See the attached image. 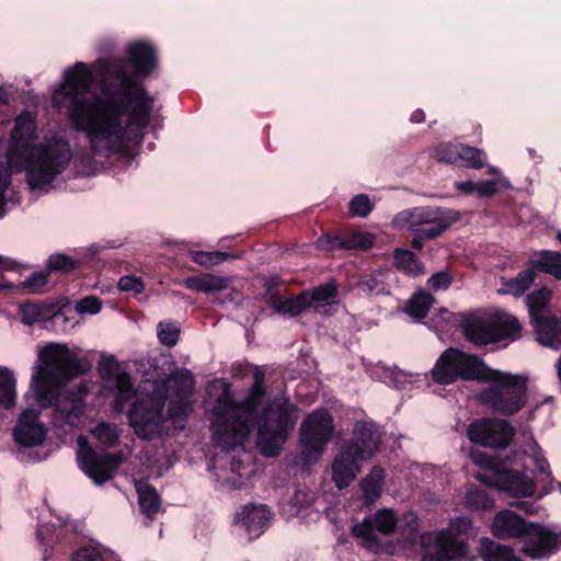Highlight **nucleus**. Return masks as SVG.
Here are the masks:
<instances>
[{
	"mask_svg": "<svg viewBox=\"0 0 561 561\" xmlns=\"http://www.w3.org/2000/svg\"><path fill=\"white\" fill-rule=\"evenodd\" d=\"M101 75L102 98L90 101L87 95L94 75L87 64L77 61L64 71L65 82L51 101L68 110L72 128L85 135L95 156L126 154L131 141L128 128L135 126L141 133L148 127L156 99L129 75L123 60L104 61Z\"/></svg>",
	"mask_w": 561,
	"mask_h": 561,
	"instance_id": "1",
	"label": "nucleus"
},
{
	"mask_svg": "<svg viewBox=\"0 0 561 561\" xmlns=\"http://www.w3.org/2000/svg\"><path fill=\"white\" fill-rule=\"evenodd\" d=\"M206 411L210 421L213 444L225 450L237 451L231 460V474L227 485L241 488L254 472L253 456L242 446L253 428L257 430V447L266 457L276 456L294 430L298 407L285 394L273 399L263 389V375L255 373V380L248 398L237 403L231 386L216 380L208 387Z\"/></svg>",
	"mask_w": 561,
	"mask_h": 561,
	"instance_id": "2",
	"label": "nucleus"
},
{
	"mask_svg": "<svg viewBox=\"0 0 561 561\" xmlns=\"http://www.w3.org/2000/svg\"><path fill=\"white\" fill-rule=\"evenodd\" d=\"M88 359L80 357L77 348L49 344L38 353L33 367L31 386L25 394L30 405L14 427L13 436L18 444L32 447L41 445L47 436V427L39 420L41 410L53 408L51 424L59 436L77 430L82 421L87 394L92 381L83 380L71 390H62V383L70 377L90 370Z\"/></svg>",
	"mask_w": 561,
	"mask_h": 561,
	"instance_id": "3",
	"label": "nucleus"
},
{
	"mask_svg": "<svg viewBox=\"0 0 561 561\" xmlns=\"http://www.w3.org/2000/svg\"><path fill=\"white\" fill-rule=\"evenodd\" d=\"M36 129L34 114L23 111L15 118L9 150L10 161H15L25 170L27 183L33 190L50 184L72 159L70 145L62 137L53 136L34 145Z\"/></svg>",
	"mask_w": 561,
	"mask_h": 561,
	"instance_id": "4",
	"label": "nucleus"
},
{
	"mask_svg": "<svg viewBox=\"0 0 561 561\" xmlns=\"http://www.w3.org/2000/svg\"><path fill=\"white\" fill-rule=\"evenodd\" d=\"M195 380L187 369L173 373L165 380L170 396L168 415L164 416V400L153 396L137 398L128 411V422L134 433L141 439L162 437L171 427H184L187 416L193 410V391Z\"/></svg>",
	"mask_w": 561,
	"mask_h": 561,
	"instance_id": "5",
	"label": "nucleus"
},
{
	"mask_svg": "<svg viewBox=\"0 0 561 561\" xmlns=\"http://www.w3.org/2000/svg\"><path fill=\"white\" fill-rule=\"evenodd\" d=\"M523 457L515 458L513 461L496 462L492 459L480 457L476 454L471 455L472 460L482 471L477 473L476 478L482 483L496 488L515 497H528L536 493V483L533 478L528 477L525 470L534 467V470L542 474L543 494L553 490V479L548 470L549 465L542 455L541 448L533 439L527 438L522 450Z\"/></svg>",
	"mask_w": 561,
	"mask_h": 561,
	"instance_id": "6",
	"label": "nucleus"
},
{
	"mask_svg": "<svg viewBox=\"0 0 561 561\" xmlns=\"http://www.w3.org/2000/svg\"><path fill=\"white\" fill-rule=\"evenodd\" d=\"M379 443L380 433L375 423L356 424L351 443L342 448L332 462V479L340 490L355 480L359 472V462L374 457Z\"/></svg>",
	"mask_w": 561,
	"mask_h": 561,
	"instance_id": "7",
	"label": "nucleus"
},
{
	"mask_svg": "<svg viewBox=\"0 0 561 561\" xmlns=\"http://www.w3.org/2000/svg\"><path fill=\"white\" fill-rule=\"evenodd\" d=\"M489 386L479 393L480 402L502 415H513L527 402V378L492 369L484 379Z\"/></svg>",
	"mask_w": 561,
	"mask_h": 561,
	"instance_id": "8",
	"label": "nucleus"
},
{
	"mask_svg": "<svg viewBox=\"0 0 561 561\" xmlns=\"http://www.w3.org/2000/svg\"><path fill=\"white\" fill-rule=\"evenodd\" d=\"M471 528V519L461 516L450 520L444 529L423 533L420 537L421 561H463L468 545L459 536Z\"/></svg>",
	"mask_w": 561,
	"mask_h": 561,
	"instance_id": "9",
	"label": "nucleus"
},
{
	"mask_svg": "<svg viewBox=\"0 0 561 561\" xmlns=\"http://www.w3.org/2000/svg\"><path fill=\"white\" fill-rule=\"evenodd\" d=\"M99 251L100 247L92 244L85 253L78 252L75 255L61 252L53 253L48 256L44 268L34 271L28 275H24V272L28 271L30 266L0 255V273L4 271L16 272L20 276L25 277L24 280H47L50 275L68 276L73 272H81L92 264Z\"/></svg>",
	"mask_w": 561,
	"mask_h": 561,
	"instance_id": "10",
	"label": "nucleus"
},
{
	"mask_svg": "<svg viewBox=\"0 0 561 561\" xmlns=\"http://www.w3.org/2000/svg\"><path fill=\"white\" fill-rule=\"evenodd\" d=\"M491 370L476 355L450 347L438 357L431 373L434 381L449 385L459 378L484 381Z\"/></svg>",
	"mask_w": 561,
	"mask_h": 561,
	"instance_id": "11",
	"label": "nucleus"
},
{
	"mask_svg": "<svg viewBox=\"0 0 561 561\" xmlns=\"http://www.w3.org/2000/svg\"><path fill=\"white\" fill-rule=\"evenodd\" d=\"M551 296V290L542 286L526 296V305L538 342L558 350L561 347V317L549 316Z\"/></svg>",
	"mask_w": 561,
	"mask_h": 561,
	"instance_id": "12",
	"label": "nucleus"
},
{
	"mask_svg": "<svg viewBox=\"0 0 561 561\" xmlns=\"http://www.w3.org/2000/svg\"><path fill=\"white\" fill-rule=\"evenodd\" d=\"M333 432V417L327 409H318L307 415L299 431L300 453L305 463L311 465L320 458Z\"/></svg>",
	"mask_w": 561,
	"mask_h": 561,
	"instance_id": "13",
	"label": "nucleus"
},
{
	"mask_svg": "<svg viewBox=\"0 0 561 561\" xmlns=\"http://www.w3.org/2000/svg\"><path fill=\"white\" fill-rule=\"evenodd\" d=\"M337 289L334 283H324L311 291H302L274 304V309L285 316L295 317L312 308L320 313H329L337 305Z\"/></svg>",
	"mask_w": 561,
	"mask_h": 561,
	"instance_id": "14",
	"label": "nucleus"
},
{
	"mask_svg": "<svg viewBox=\"0 0 561 561\" xmlns=\"http://www.w3.org/2000/svg\"><path fill=\"white\" fill-rule=\"evenodd\" d=\"M77 460L80 469L95 483L103 484L111 480L123 462L122 454H96L89 445L87 437L77 439Z\"/></svg>",
	"mask_w": 561,
	"mask_h": 561,
	"instance_id": "15",
	"label": "nucleus"
},
{
	"mask_svg": "<svg viewBox=\"0 0 561 561\" xmlns=\"http://www.w3.org/2000/svg\"><path fill=\"white\" fill-rule=\"evenodd\" d=\"M99 374L103 387L114 398L116 412H122L125 404L136 396L130 376L113 356H103L99 363Z\"/></svg>",
	"mask_w": 561,
	"mask_h": 561,
	"instance_id": "16",
	"label": "nucleus"
},
{
	"mask_svg": "<svg viewBox=\"0 0 561 561\" xmlns=\"http://www.w3.org/2000/svg\"><path fill=\"white\" fill-rule=\"evenodd\" d=\"M398 517L391 508H381L352 527V534L367 549L378 552L381 548L377 533L388 536L398 525Z\"/></svg>",
	"mask_w": 561,
	"mask_h": 561,
	"instance_id": "17",
	"label": "nucleus"
},
{
	"mask_svg": "<svg viewBox=\"0 0 561 561\" xmlns=\"http://www.w3.org/2000/svg\"><path fill=\"white\" fill-rule=\"evenodd\" d=\"M467 435L474 444L491 448H505L512 442L515 428L505 420L480 419L468 426Z\"/></svg>",
	"mask_w": 561,
	"mask_h": 561,
	"instance_id": "18",
	"label": "nucleus"
},
{
	"mask_svg": "<svg viewBox=\"0 0 561 561\" xmlns=\"http://www.w3.org/2000/svg\"><path fill=\"white\" fill-rule=\"evenodd\" d=\"M561 548V531L557 533L546 525L530 523L523 537L522 552L534 559H549Z\"/></svg>",
	"mask_w": 561,
	"mask_h": 561,
	"instance_id": "19",
	"label": "nucleus"
},
{
	"mask_svg": "<svg viewBox=\"0 0 561 561\" xmlns=\"http://www.w3.org/2000/svg\"><path fill=\"white\" fill-rule=\"evenodd\" d=\"M69 310L67 301L62 304L30 302L21 307V319L27 325L50 320L56 328L66 331L75 325L68 321L67 312Z\"/></svg>",
	"mask_w": 561,
	"mask_h": 561,
	"instance_id": "20",
	"label": "nucleus"
},
{
	"mask_svg": "<svg viewBox=\"0 0 561 561\" xmlns=\"http://www.w3.org/2000/svg\"><path fill=\"white\" fill-rule=\"evenodd\" d=\"M438 162L480 170L484 165V151L462 144L442 142L434 149Z\"/></svg>",
	"mask_w": 561,
	"mask_h": 561,
	"instance_id": "21",
	"label": "nucleus"
},
{
	"mask_svg": "<svg viewBox=\"0 0 561 561\" xmlns=\"http://www.w3.org/2000/svg\"><path fill=\"white\" fill-rule=\"evenodd\" d=\"M530 268L522 271L510 280H535V271L549 274L561 280V251L540 250L529 259Z\"/></svg>",
	"mask_w": 561,
	"mask_h": 561,
	"instance_id": "22",
	"label": "nucleus"
},
{
	"mask_svg": "<svg viewBox=\"0 0 561 561\" xmlns=\"http://www.w3.org/2000/svg\"><path fill=\"white\" fill-rule=\"evenodd\" d=\"M127 61L135 69L133 77L144 84L141 79L150 76L158 66V54L151 44L139 41L128 45Z\"/></svg>",
	"mask_w": 561,
	"mask_h": 561,
	"instance_id": "23",
	"label": "nucleus"
},
{
	"mask_svg": "<svg viewBox=\"0 0 561 561\" xmlns=\"http://www.w3.org/2000/svg\"><path fill=\"white\" fill-rule=\"evenodd\" d=\"M529 522L511 510H502L493 517L490 525L492 535L502 540L523 538Z\"/></svg>",
	"mask_w": 561,
	"mask_h": 561,
	"instance_id": "24",
	"label": "nucleus"
},
{
	"mask_svg": "<svg viewBox=\"0 0 561 561\" xmlns=\"http://www.w3.org/2000/svg\"><path fill=\"white\" fill-rule=\"evenodd\" d=\"M234 519L252 539L259 537L271 524L272 512L265 504L245 505Z\"/></svg>",
	"mask_w": 561,
	"mask_h": 561,
	"instance_id": "25",
	"label": "nucleus"
},
{
	"mask_svg": "<svg viewBox=\"0 0 561 561\" xmlns=\"http://www.w3.org/2000/svg\"><path fill=\"white\" fill-rule=\"evenodd\" d=\"M491 312L481 316H462L460 329L468 341L476 345L493 344Z\"/></svg>",
	"mask_w": 561,
	"mask_h": 561,
	"instance_id": "26",
	"label": "nucleus"
},
{
	"mask_svg": "<svg viewBox=\"0 0 561 561\" xmlns=\"http://www.w3.org/2000/svg\"><path fill=\"white\" fill-rule=\"evenodd\" d=\"M493 343L513 342L522 337L523 325L518 319L503 310L491 312Z\"/></svg>",
	"mask_w": 561,
	"mask_h": 561,
	"instance_id": "27",
	"label": "nucleus"
},
{
	"mask_svg": "<svg viewBox=\"0 0 561 561\" xmlns=\"http://www.w3.org/2000/svg\"><path fill=\"white\" fill-rule=\"evenodd\" d=\"M457 215H460L459 211L445 207H417L410 214V224L411 228H419L440 220L451 219L453 216Z\"/></svg>",
	"mask_w": 561,
	"mask_h": 561,
	"instance_id": "28",
	"label": "nucleus"
},
{
	"mask_svg": "<svg viewBox=\"0 0 561 561\" xmlns=\"http://www.w3.org/2000/svg\"><path fill=\"white\" fill-rule=\"evenodd\" d=\"M478 552L483 561H523L513 548L495 542L488 537L480 539Z\"/></svg>",
	"mask_w": 561,
	"mask_h": 561,
	"instance_id": "29",
	"label": "nucleus"
},
{
	"mask_svg": "<svg viewBox=\"0 0 561 561\" xmlns=\"http://www.w3.org/2000/svg\"><path fill=\"white\" fill-rule=\"evenodd\" d=\"M136 491L141 513L152 518L160 510V499L157 491L146 481H137Z\"/></svg>",
	"mask_w": 561,
	"mask_h": 561,
	"instance_id": "30",
	"label": "nucleus"
},
{
	"mask_svg": "<svg viewBox=\"0 0 561 561\" xmlns=\"http://www.w3.org/2000/svg\"><path fill=\"white\" fill-rule=\"evenodd\" d=\"M16 401V379L12 370L0 366V407L13 408Z\"/></svg>",
	"mask_w": 561,
	"mask_h": 561,
	"instance_id": "31",
	"label": "nucleus"
},
{
	"mask_svg": "<svg viewBox=\"0 0 561 561\" xmlns=\"http://www.w3.org/2000/svg\"><path fill=\"white\" fill-rule=\"evenodd\" d=\"M241 256L240 252H224V251H191V260L208 270L213 266L219 265L228 260H236Z\"/></svg>",
	"mask_w": 561,
	"mask_h": 561,
	"instance_id": "32",
	"label": "nucleus"
},
{
	"mask_svg": "<svg viewBox=\"0 0 561 561\" xmlns=\"http://www.w3.org/2000/svg\"><path fill=\"white\" fill-rule=\"evenodd\" d=\"M385 480V472L381 468L375 467L370 470L365 479L360 482V489L364 499L368 503H374L378 500L381 493Z\"/></svg>",
	"mask_w": 561,
	"mask_h": 561,
	"instance_id": "33",
	"label": "nucleus"
},
{
	"mask_svg": "<svg viewBox=\"0 0 561 561\" xmlns=\"http://www.w3.org/2000/svg\"><path fill=\"white\" fill-rule=\"evenodd\" d=\"M393 264L408 276L417 277L423 273V264L410 250L396 249L393 253Z\"/></svg>",
	"mask_w": 561,
	"mask_h": 561,
	"instance_id": "34",
	"label": "nucleus"
},
{
	"mask_svg": "<svg viewBox=\"0 0 561 561\" xmlns=\"http://www.w3.org/2000/svg\"><path fill=\"white\" fill-rule=\"evenodd\" d=\"M460 320L461 319H459L458 316L450 312L448 309L442 308L432 316L431 323L438 337L443 340L444 335L453 328L457 324L460 325Z\"/></svg>",
	"mask_w": 561,
	"mask_h": 561,
	"instance_id": "35",
	"label": "nucleus"
},
{
	"mask_svg": "<svg viewBox=\"0 0 561 561\" xmlns=\"http://www.w3.org/2000/svg\"><path fill=\"white\" fill-rule=\"evenodd\" d=\"M433 301L434 299L430 294L425 291H416L408 300L405 311L413 319L421 320L426 316Z\"/></svg>",
	"mask_w": 561,
	"mask_h": 561,
	"instance_id": "36",
	"label": "nucleus"
},
{
	"mask_svg": "<svg viewBox=\"0 0 561 561\" xmlns=\"http://www.w3.org/2000/svg\"><path fill=\"white\" fill-rule=\"evenodd\" d=\"M344 250H369L374 247L375 238L369 232L351 231L342 236Z\"/></svg>",
	"mask_w": 561,
	"mask_h": 561,
	"instance_id": "37",
	"label": "nucleus"
},
{
	"mask_svg": "<svg viewBox=\"0 0 561 561\" xmlns=\"http://www.w3.org/2000/svg\"><path fill=\"white\" fill-rule=\"evenodd\" d=\"M465 503L471 510L485 511L493 507L494 500L484 490L472 486L467 491Z\"/></svg>",
	"mask_w": 561,
	"mask_h": 561,
	"instance_id": "38",
	"label": "nucleus"
},
{
	"mask_svg": "<svg viewBox=\"0 0 561 561\" xmlns=\"http://www.w3.org/2000/svg\"><path fill=\"white\" fill-rule=\"evenodd\" d=\"M91 433L100 444L108 447L114 446L119 437L116 426L106 422L98 424Z\"/></svg>",
	"mask_w": 561,
	"mask_h": 561,
	"instance_id": "39",
	"label": "nucleus"
},
{
	"mask_svg": "<svg viewBox=\"0 0 561 561\" xmlns=\"http://www.w3.org/2000/svg\"><path fill=\"white\" fill-rule=\"evenodd\" d=\"M460 219V215L453 216L451 219L440 220L432 224L430 227H419L417 231L423 236L425 240H434L447 231L453 224Z\"/></svg>",
	"mask_w": 561,
	"mask_h": 561,
	"instance_id": "40",
	"label": "nucleus"
},
{
	"mask_svg": "<svg viewBox=\"0 0 561 561\" xmlns=\"http://www.w3.org/2000/svg\"><path fill=\"white\" fill-rule=\"evenodd\" d=\"M159 341L165 346H174L180 336V328L172 322H160L157 328Z\"/></svg>",
	"mask_w": 561,
	"mask_h": 561,
	"instance_id": "41",
	"label": "nucleus"
},
{
	"mask_svg": "<svg viewBox=\"0 0 561 561\" xmlns=\"http://www.w3.org/2000/svg\"><path fill=\"white\" fill-rule=\"evenodd\" d=\"M373 208L374 206L369 197L365 194L355 195L348 204L350 214L362 218L367 217Z\"/></svg>",
	"mask_w": 561,
	"mask_h": 561,
	"instance_id": "42",
	"label": "nucleus"
},
{
	"mask_svg": "<svg viewBox=\"0 0 561 561\" xmlns=\"http://www.w3.org/2000/svg\"><path fill=\"white\" fill-rule=\"evenodd\" d=\"M100 289L102 293L115 290L119 294H127V297L138 298L144 293L145 286L144 283H116L115 285L102 286Z\"/></svg>",
	"mask_w": 561,
	"mask_h": 561,
	"instance_id": "43",
	"label": "nucleus"
},
{
	"mask_svg": "<svg viewBox=\"0 0 561 561\" xmlns=\"http://www.w3.org/2000/svg\"><path fill=\"white\" fill-rule=\"evenodd\" d=\"M102 309V302L95 296H87L79 301H77L75 306V310L79 314H96Z\"/></svg>",
	"mask_w": 561,
	"mask_h": 561,
	"instance_id": "44",
	"label": "nucleus"
},
{
	"mask_svg": "<svg viewBox=\"0 0 561 561\" xmlns=\"http://www.w3.org/2000/svg\"><path fill=\"white\" fill-rule=\"evenodd\" d=\"M317 248L323 251L344 250L341 234H322L317 239Z\"/></svg>",
	"mask_w": 561,
	"mask_h": 561,
	"instance_id": "45",
	"label": "nucleus"
},
{
	"mask_svg": "<svg viewBox=\"0 0 561 561\" xmlns=\"http://www.w3.org/2000/svg\"><path fill=\"white\" fill-rule=\"evenodd\" d=\"M72 561H104V557L98 547L85 546L72 554Z\"/></svg>",
	"mask_w": 561,
	"mask_h": 561,
	"instance_id": "46",
	"label": "nucleus"
},
{
	"mask_svg": "<svg viewBox=\"0 0 561 561\" xmlns=\"http://www.w3.org/2000/svg\"><path fill=\"white\" fill-rule=\"evenodd\" d=\"M529 290L528 283H503L500 288L496 289L499 295H512L515 298H519Z\"/></svg>",
	"mask_w": 561,
	"mask_h": 561,
	"instance_id": "47",
	"label": "nucleus"
},
{
	"mask_svg": "<svg viewBox=\"0 0 561 561\" xmlns=\"http://www.w3.org/2000/svg\"><path fill=\"white\" fill-rule=\"evenodd\" d=\"M401 528L404 535H413L419 528V517L413 512H407L401 519Z\"/></svg>",
	"mask_w": 561,
	"mask_h": 561,
	"instance_id": "48",
	"label": "nucleus"
},
{
	"mask_svg": "<svg viewBox=\"0 0 561 561\" xmlns=\"http://www.w3.org/2000/svg\"><path fill=\"white\" fill-rule=\"evenodd\" d=\"M186 287L201 293L220 291L225 283H185Z\"/></svg>",
	"mask_w": 561,
	"mask_h": 561,
	"instance_id": "49",
	"label": "nucleus"
},
{
	"mask_svg": "<svg viewBox=\"0 0 561 561\" xmlns=\"http://www.w3.org/2000/svg\"><path fill=\"white\" fill-rule=\"evenodd\" d=\"M496 191V183L493 180H484L477 183V193L480 197H491Z\"/></svg>",
	"mask_w": 561,
	"mask_h": 561,
	"instance_id": "50",
	"label": "nucleus"
},
{
	"mask_svg": "<svg viewBox=\"0 0 561 561\" xmlns=\"http://www.w3.org/2000/svg\"><path fill=\"white\" fill-rule=\"evenodd\" d=\"M455 186L459 192L467 194V195L477 193V183L471 180L463 181V182H457L455 184Z\"/></svg>",
	"mask_w": 561,
	"mask_h": 561,
	"instance_id": "51",
	"label": "nucleus"
},
{
	"mask_svg": "<svg viewBox=\"0 0 561 561\" xmlns=\"http://www.w3.org/2000/svg\"><path fill=\"white\" fill-rule=\"evenodd\" d=\"M413 231L415 232L414 237L411 239L410 241V245L412 249L414 250H422L423 249V245H424V242L426 241L423 236L417 231L416 228H412Z\"/></svg>",
	"mask_w": 561,
	"mask_h": 561,
	"instance_id": "52",
	"label": "nucleus"
},
{
	"mask_svg": "<svg viewBox=\"0 0 561 561\" xmlns=\"http://www.w3.org/2000/svg\"><path fill=\"white\" fill-rule=\"evenodd\" d=\"M206 276L209 277L207 280H219V282L231 280L230 277L214 276V275H210V274H206ZM172 280H179V279L178 278H173ZM182 280H204V279L199 278L197 276H187V277L183 278Z\"/></svg>",
	"mask_w": 561,
	"mask_h": 561,
	"instance_id": "53",
	"label": "nucleus"
},
{
	"mask_svg": "<svg viewBox=\"0 0 561 561\" xmlns=\"http://www.w3.org/2000/svg\"><path fill=\"white\" fill-rule=\"evenodd\" d=\"M424 121H425V113L423 110L417 108L414 112H412V114L410 116L411 123L420 124V123H423Z\"/></svg>",
	"mask_w": 561,
	"mask_h": 561,
	"instance_id": "54",
	"label": "nucleus"
},
{
	"mask_svg": "<svg viewBox=\"0 0 561 561\" xmlns=\"http://www.w3.org/2000/svg\"><path fill=\"white\" fill-rule=\"evenodd\" d=\"M9 183H4L3 186L0 188V218H2L5 215V198H4V192L8 187Z\"/></svg>",
	"mask_w": 561,
	"mask_h": 561,
	"instance_id": "55",
	"label": "nucleus"
},
{
	"mask_svg": "<svg viewBox=\"0 0 561 561\" xmlns=\"http://www.w3.org/2000/svg\"><path fill=\"white\" fill-rule=\"evenodd\" d=\"M519 508L524 510L526 513L530 515H535L538 513V506L534 503L523 502L518 505Z\"/></svg>",
	"mask_w": 561,
	"mask_h": 561,
	"instance_id": "56",
	"label": "nucleus"
},
{
	"mask_svg": "<svg viewBox=\"0 0 561 561\" xmlns=\"http://www.w3.org/2000/svg\"><path fill=\"white\" fill-rule=\"evenodd\" d=\"M427 280H451V277L446 272H437L432 274Z\"/></svg>",
	"mask_w": 561,
	"mask_h": 561,
	"instance_id": "57",
	"label": "nucleus"
},
{
	"mask_svg": "<svg viewBox=\"0 0 561 561\" xmlns=\"http://www.w3.org/2000/svg\"><path fill=\"white\" fill-rule=\"evenodd\" d=\"M44 284L45 283H33V282L22 283V288L27 289L31 293H38L39 290L37 289V287H39V285H44Z\"/></svg>",
	"mask_w": 561,
	"mask_h": 561,
	"instance_id": "58",
	"label": "nucleus"
},
{
	"mask_svg": "<svg viewBox=\"0 0 561 561\" xmlns=\"http://www.w3.org/2000/svg\"><path fill=\"white\" fill-rule=\"evenodd\" d=\"M118 280H142V277L131 273H126L119 276Z\"/></svg>",
	"mask_w": 561,
	"mask_h": 561,
	"instance_id": "59",
	"label": "nucleus"
},
{
	"mask_svg": "<svg viewBox=\"0 0 561 561\" xmlns=\"http://www.w3.org/2000/svg\"><path fill=\"white\" fill-rule=\"evenodd\" d=\"M48 530H49L48 526H43V527L37 529V538H38L39 541H42V542L46 541L45 533L48 531Z\"/></svg>",
	"mask_w": 561,
	"mask_h": 561,
	"instance_id": "60",
	"label": "nucleus"
},
{
	"mask_svg": "<svg viewBox=\"0 0 561 561\" xmlns=\"http://www.w3.org/2000/svg\"><path fill=\"white\" fill-rule=\"evenodd\" d=\"M8 102H9L8 92H7V90L4 88H2L0 85V105L1 104H3V105L8 104Z\"/></svg>",
	"mask_w": 561,
	"mask_h": 561,
	"instance_id": "61",
	"label": "nucleus"
},
{
	"mask_svg": "<svg viewBox=\"0 0 561 561\" xmlns=\"http://www.w3.org/2000/svg\"><path fill=\"white\" fill-rule=\"evenodd\" d=\"M448 288V283H444V282H440V283H434V289L435 290H445Z\"/></svg>",
	"mask_w": 561,
	"mask_h": 561,
	"instance_id": "62",
	"label": "nucleus"
},
{
	"mask_svg": "<svg viewBox=\"0 0 561 561\" xmlns=\"http://www.w3.org/2000/svg\"><path fill=\"white\" fill-rule=\"evenodd\" d=\"M115 268H118V272H122V270L128 271V266L124 262H117Z\"/></svg>",
	"mask_w": 561,
	"mask_h": 561,
	"instance_id": "63",
	"label": "nucleus"
},
{
	"mask_svg": "<svg viewBox=\"0 0 561 561\" xmlns=\"http://www.w3.org/2000/svg\"><path fill=\"white\" fill-rule=\"evenodd\" d=\"M4 288H11V286H8L5 283H0V289Z\"/></svg>",
	"mask_w": 561,
	"mask_h": 561,
	"instance_id": "64",
	"label": "nucleus"
}]
</instances>
